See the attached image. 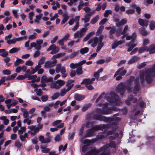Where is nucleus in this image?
Masks as SVG:
<instances>
[{"label": "nucleus", "mask_w": 155, "mask_h": 155, "mask_svg": "<svg viewBox=\"0 0 155 155\" xmlns=\"http://www.w3.org/2000/svg\"><path fill=\"white\" fill-rule=\"evenodd\" d=\"M154 77H155V66L147 70L144 74H140V83L143 86H144V82L145 80L147 84H150L153 82V78Z\"/></svg>", "instance_id": "nucleus-1"}, {"label": "nucleus", "mask_w": 155, "mask_h": 155, "mask_svg": "<svg viewBox=\"0 0 155 155\" xmlns=\"http://www.w3.org/2000/svg\"><path fill=\"white\" fill-rule=\"evenodd\" d=\"M111 97H108L107 98L108 101L110 103L116 105H119L120 103V99L118 95L113 91L110 93Z\"/></svg>", "instance_id": "nucleus-2"}, {"label": "nucleus", "mask_w": 155, "mask_h": 155, "mask_svg": "<svg viewBox=\"0 0 155 155\" xmlns=\"http://www.w3.org/2000/svg\"><path fill=\"white\" fill-rule=\"evenodd\" d=\"M93 119L101 121H104L105 122L108 123L112 121L113 119L110 117H107L104 116L95 114L93 116Z\"/></svg>", "instance_id": "nucleus-3"}, {"label": "nucleus", "mask_w": 155, "mask_h": 155, "mask_svg": "<svg viewBox=\"0 0 155 155\" xmlns=\"http://www.w3.org/2000/svg\"><path fill=\"white\" fill-rule=\"evenodd\" d=\"M126 91V86L124 83L120 82L117 86L116 91L117 93H119L121 96H123Z\"/></svg>", "instance_id": "nucleus-4"}, {"label": "nucleus", "mask_w": 155, "mask_h": 155, "mask_svg": "<svg viewBox=\"0 0 155 155\" xmlns=\"http://www.w3.org/2000/svg\"><path fill=\"white\" fill-rule=\"evenodd\" d=\"M57 62L56 59L53 60L52 61H47L45 63L44 67L45 68H51L53 67L55 65V64Z\"/></svg>", "instance_id": "nucleus-5"}, {"label": "nucleus", "mask_w": 155, "mask_h": 155, "mask_svg": "<svg viewBox=\"0 0 155 155\" xmlns=\"http://www.w3.org/2000/svg\"><path fill=\"white\" fill-rule=\"evenodd\" d=\"M124 67H122L118 69L115 73L114 77H115L118 75L124 76L126 73L127 71L126 70H124Z\"/></svg>", "instance_id": "nucleus-6"}, {"label": "nucleus", "mask_w": 155, "mask_h": 155, "mask_svg": "<svg viewBox=\"0 0 155 155\" xmlns=\"http://www.w3.org/2000/svg\"><path fill=\"white\" fill-rule=\"evenodd\" d=\"M98 38L97 37H95L92 38H91L88 41V44H91V46L92 47L94 48L95 47L98 43Z\"/></svg>", "instance_id": "nucleus-7"}, {"label": "nucleus", "mask_w": 155, "mask_h": 155, "mask_svg": "<svg viewBox=\"0 0 155 155\" xmlns=\"http://www.w3.org/2000/svg\"><path fill=\"white\" fill-rule=\"evenodd\" d=\"M95 80V79L94 78H92L91 79L85 78L83 80L81 84H85V85H87L92 84L93 82Z\"/></svg>", "instance_id": "nucleus-8"}, {"label": "nucleus", "mask_w": 155, "mask_h": 155, "mask_svg": "<svg viewBox=\"0 0 155 155\" xmlns=\"http://www.w3.org/2000/svg\"><path fill=\"white\" fill-rule=\"evenodd\" d=\"M138 22L139 24L142 27H147L148 25V20H144L140 18L138 19Z\"/></svg>", "instance_id": "nucleus-9"}, {"label": "nucleus", "mask_w": 155, "mask_h": 155, "mask_svg": "<svg viewBox=\"0 0 155 155\" xmlns=\"http://www.w3.org/2000/svg\"><path fill=\"white\" fill-rule=\"evenodd\" d=\"M94 131L92 128L87 130L86 134L84 135V138H87L93 136L94 135Z\"/></svg>", "instance_id": "nucleus-10"}, {"label": "nucleus", "mask_w": 155, "mask_h": 155, "mask_svg": "<svg viewBox=\"0 0 155 155\" xmlns=\"http://www.w3.org/2000/svg\"><path fill=\"white\" fill-rule=\"evenodd\" d=\"M140 59V58L137 56H133L128 62V64H131L138 61Z\"/></svg>", "instance_id": "nucleus-11"}, {"label": "nucleus", "mask_w": 155, "mask_h": 155, "mask_svg": "<svg viewBox=\"0 0 155 155\" xmlns=\"http://www.w3.org/2000/svg\"><path fill=\"white\" fill-rule=\"evenodd\" d=\"M84 98L85 97L84 95L79 94H76L74 95V99L77 101H82Z\"/></svg>", "instance_id": "nucleus-12"}, {"label": "nucleus", "mask_w": 155, "mask_h": 155, "mask_svg": "<svg viewBox=\"0 0 155 155\" xmlns=\"http://www.w3.org/2000/svg\"><path fill=\"white\" fill-rule=\"evenodd\" d=\"M94 132L96 131L103 129V125H96L93 126L92 127Z\"/></svg>", "instance_id": "nucleus-13"}, {"label": "nucleus", "mask_w": 155, "mask_h": 155, "mask_svg": "<svg viewBox=\"0 0 155 155\" xmlns=\"http://www.w3.org/2000/svg\"><path fill=\"white\" fill-rule=\"evenodd\" d=\"M116 124V123L115 122H112L111 123L108 124H103V129H104L111 128L113 125H115Z\"/></svg>", "instance_id": "nucleus-14"}, {"label": "nucleus", "mask_w": 155, "mask_h": 155, "mask_svg": "<svg viewBox=\"0 0 155 155\" xmlns=\"http://www.w3.org/2000/svg\"><path fill=\"white\" fill-rule=\"evenodd\" d=\"M91 15L92 13L89 12L88 14H87L85 15V18H82L81 20L82 21H84V23H87L89 21L90 18V16Z\"/></svg>", "instance_id": "nucleus-15"}, {"label": "nucleus", "mask_w": 155, "mask_h": 155, "mask_svg": "<svg viewBox=\"0 0 155 155\" xmlns=\"http://www.w3.org/2000/svg\"><path fill=\"white\" fill-rule=\"evenodd\" d=\"M149 51L150 54L155 53V45L154 44L150 45L147 50V52Z\"/></svg>", "instance_id": "nucleus-16"}, {"label": "nucleus", "mask_w": 155, "mask_h": 155, "mask_svg": "<svg viewBox=\"0 0 155 155\" xmlns=\"http://www.w3.org/2000/svg\"><path fill=\"white\" fill-rule=\"evenodd\" d=\"M96 141V139H93L91 140L89 139H85L84 140L83 143L84 144H89L91 143H94Z\"/></svg>", "instance_id": "nucleus-17"}, {"label": "nucleus", "mask_w": 155, "mask_h": 155, "mask_svg": "<svg viewBox=\"0 0 155 155\" xmlns=\"http://www.w3.org/2000/svg\"><path fill=\"white\" fill-rule=\"evenodd\" d=\"M65 54L64 53H59L53 55L51 59L53 60L56 59V58H58L60 57H62Z\"/></svg>", "instance_id": "nucleus-18"}, {"label": "nucleus", "mask_w": 155, "mask_h": 155, "mask_svg": "<svg viewBox=\"0 0 155 155\" xmlns=\"http://www.w3.org/2000/svg\"><path fill=\"white\" fill-rule=\"evenodd\" d=\"M108 147L111 148H116V145L115 142L113 140H110L107 145Z\"/></svg>", "instance_id": "nucleus-19"}, {"label": "nucleus", "mask_w": 155, "mask_h": 155, "mask_svg": "<svg viewBox=\"0 0 155 155\" xmlns=\"http://www.w3.org/2000/svg\"><path fill=\"white\" fill-rule=\"evenodd\" d=\"M62 16L64 18L61 22V25H63L66 22L68 21L69 18V16H68L67 14H63Z\"/></svg>", "instance_id": "nucleus-20"}, {"label": "nucleus", "mask_w": 155, "mask_h": 155, "mask_svg": "<svg viewBox=\"0 0 155 155\" xmlns=\"http://www.w3.org/2000/svg\"><path fill=\"white\" fill-rule=\"evenodd\" d=\"M139 31L141 34L143 36L147 35L148 34L147 32L144 28L140 29L139 30Z\"/></svg>", "instance_id": "nucleus-21"}, {"label": "nucleus", "mask_w": 155, "mask_h": 155, "mask_svg": "<svg viewBox=\"0 0 155 155\" xmlns=\"http://www.w3.org/2000/svg\"><path fill=\"white\" fill-rule=\"evenodd\" d=\"M92 105L91 104L89 103L84 105L82 107L81 110L83 112H84L87 110Z\"/></svg>", "instance_id": "nucleus-22"}, {"label": "nucleus", "mask_w": 155, "mask_h": 155, "mask_svg": "<svg viewBox=\"0 0 155 155\" xmlns=\"http://www.w3.org/2000/svg\"><path fill=\"white\" fill-rule=\"evenodd\" d=\"M127 22V21L126 19H122L118 23H117L116 25L117 26H122L123 25L126 24Z\"/></svg>", "instance_id": "nucleus-23"}, {"label": "nucleus", "mask_w": 155, "mask_h": 155, "mask_svg": "<svg viewBox=\"0 0 155 155\" xmlns=\"http://www.w3.org/2000/svg\"><path fill=\"white\" fill-rule=\"evenodd\" d=\"M24 62L23 60L20 59L18 58L14 63V65L15 66H18L20 64H22Z\"/></svg>", "instance_id": "nucleus-24"}, {"label": "nucleus", "mask_w": 155, "mask_h": 155, "mask_svg": "<svg viewBox=\"0 0 155 155\" xmlns=\"http://www.w3.org/2000/svg\"><path fill=\"white\" fill-rule=\"evenodd\" d=\"M119 136V134L118 132L114 133L113 135L110 136L108 138L110 140H114L116 138L118 137Z\"/></svg>", "instance_id": "nucleus-25"}, {"label": "nucleus", "mask_w": 155, "mask_h": 155, "mask_svg": "<svg viewBox=\"0 0 155 155\" xmlns=\"http://www.w3.org/2000/svg\"><path fill=\"white\" fill-rule=\"evenodd\" d=\"M41 148L42 149L41 152L45 153H47L50 152V150L48 148H47L46 147L41 146Z\"/></svg>", "instance_id": "nucleus-26"}, {"label": "nucleus", "mask_w": 155, "mask_h": 155, "mask_svg": "<svg viewBox=\"0 0 155 155\" xmlns=\"http://www.w3.org/2000/svg\"><path fill=\"white\" fill-rule=\"evenodd\" d=\"M76 74L78 75H80L83 73L82 70V67H80L77 68L76 70Z\"/></svg>", "instance_id": "nucleus-27"}, {"label": "nucleus", "mask_w": 155, "mask_h": 155, "mask_svg": "<svg viewBox=\"0 0 155 155\" xmlns=\"http://www.w3.org/2000/svg\"><path fill=\"white\" fill-rule=\"evenodd\" d=\"M140 88V85L135 84L134 88V94H137L139 91Z\"/></svg>", "instance_id": "nucleus-28"}, {"label": "nucleus", "mask_w": 155, "mask_h": 155, "mask_svg": "<svg viewBox=\"0 0 155 155\" xmlns=\"http://www.w3.org/2000/svg\"><path fill=\"white\" fill-rule=\"evenodd\" d=\"M99 19V15H97L91 20L90 21V23L92 24H95L97 22Z\"/></svg>", "instance_id": "nucleus-29"}, {"label": "nucleus", "mask_w": 155, "mask_h": 155, "mask_svg": "<svg viewBox=\"0 0 155 155\" xmlns=\"http://www.w3.org/2000/svg\"><path fill=\"white\" fill-rule=\"evenodd\" d=\"M148 48L147 46H143L141 47L138 50V52L139 53L141 54L143 52L146 51L147 52Z\"/></svg>", "instance_id": "nucleus-30"}, {"label": "nucleus", "mask_w": 155, "mask_h": 155, "mask_svg": "<svg viewBox=\"0 0 155 155\" xmlns=\"http://www.w3.org/2000/svg\"><path fill=\"white\" fill-rule=\"evenodd\" d=\"M62 68V67L60 64H57L56 67L55 68V71L57 73H59Z\"/></svg>", "instance_id": "nucleus-31"}, {"label": "nucleus", "mask_w": 155, "mask_h": 155, "mask_svg": "<svg viewBox=\"0 0 155 155\" xmlns=\"http://www.w3.org/2000/svg\"><path fill=\"white\" fill-rule=\"evenodd\" d=\"M149 27L151 30H153L155 29V22L154 21H152L150 22Z\"/></svg>", "instance_id": "nucleus-32"}, {"label": "nucleus", "mask_w": 155, "mask_h": 155, "mask_svg": "<svg viewBox=\"0 0 155 155\" xmlns=\"http://www.w3.org/2000/svg\"><path fill=\"white\" fill-rule=\"evenodd\" d=\"M89 50V49L87 47H85L81 49L80 52L81 54H84L87 53Z\"/></svg>", "instance_id": "nucleus-33"}, {"label": "nucleus", "mask_w": 155, "mask_h": 155, "mask_svg": "<svg viewBox=\"0 0 155 155\" xmlns=\"http://www.w3.org/2000/svg\"><path fill=\"white\" fill-rule=\"evenodd\" d=\"M108 148V147L107 145H104L102 147H101L99 149V152L101 151H106L107 150Z\"/></svg>", "instance_id": "nucleus-34"}, {"label": "nucleus", "mask_w": 155, "mask_h": 155, "mask_svg": "<svg viewBox=\"0 0 155 155\" xmlns=\"http://www.w3.org/2000/svg\"><path fill=\"white\" fill-rule=\"evenodd\" d=\"M19 50V48H13L9 51V53L12 54L17 52Z\"/></svg>", "instance_id": "nucleus-35"}, {"label": "nucleus", "mask_w": 155, "mask_h": 155, "mask_svg": "<svg viewBox=\"0 0 155 155\" xmlns=\"http://www.w3.org/2000/svg\"><path fill=\"white\" fill-rule=\"evenodd\" d=\"M90 151L92 155L93 154L94 155H96L100 152L99 149H94Z\"/></svg>", "instance_id": "nucleus-36"}, {"label": "nucleus", "mask_w": 155, "mask_h": 155, "mask_svg": "<svg viewBox=\"0 0 155 155\" xmlns=\"http://www.w3.org/2000/svg\"><path fill=\"white\" fill-rule=\"evenodd\" d=\"M112 112L111 111L110 107L107 108L106 110H104L103 114L107 115L111 114Z\"/></svg>", "instance_id": "nucleus-37"}, {"label": "nucleus", "mask_w": 155, "mask_h": 155, "mask_svg": "<svg viewBox=\"0 0 155 155\" xmlns=\"http://www.w3.org/2000/svg\"><path fill=\"white\" fill-rule=\"evenodd\" d=\"M147 140L150 143H152L155 141V135L151 137L147 138Z\"/></svg>", "instance_id": "nucleus-38"}, {"label": "nucleus", "mask_w": 155, "mask_h": 155, "mask_svg": "<svg viewBox=\"0 0 155 155\" xmlns=\"http://www.w3.org/2000/svg\"><path fill=\"white\" fill-rule=\"evenodd\" d=\"M46 58L45 57H43L41 58L39 60L38 64L39 65H40L41 66V65L45 63V61Z\"/></svg>", "instance_id": "nucleus-39"}, {"label": "nucleus", "mask_w": 155, "mask_h": 155, "mask_svg": "<svg viewBox=\"0 0 155 155\" xmlns=\"http://www.w3.org/2000/svg\"><path fill=\"white\" fill-rule=\"evenodd\" d=\"M70 68L72 69H74L76 68L79 67L78 63L74 64L73 63H71L70 65Z\"/></svg>", "instance_id": "nucleus-40"}, {"label": "nucleus", "mask_w": 155, "mask_h": 155, "mask_svg": "<svg viewBox=\"0 0 155 155\" xmlns=\"http://www.w3.org/2000/svg\"><path fill=\"white\" fill-rule=\"evenodd\" d=\"M112 11L110 10H106L104 13V17H107L109 14H111Z\"/></svg>", "instance_id": "nucleus-41"}, {"label": "nucleus", "mask_w": 155, "mask_h": 155, "mask_svg": "<svg viewBox=\"0 0 155 155\" xmlns=\"http://www.w3.org/2000/svg\"><path fill=\"white\" fill-rule=\"evenodd\" d=\"M17 75V73H14L12 74L10 76L8 77L6 79L7 80H11L15 78Z\"/></svg>", "instance_id": "nucleus-42"}, {"label": "nucleus", "mask_w": 155, "mask_h": 155, "mask_svg": "<svg viewBox=\"0 0 155 155\" xmlns=\"http://www.w3.org/2000/svg\"><path fill=\"white\" fill-rule=\"evenodd\" d=\"M56 84H58L60 86L63 85L65 84V82L61 80H58L56 81Z\"/></svg>", "instance_id": "nucleus-43"}, {"label": "nucleus", "mask_w": 155, "mask_h": 155, "mask_svg": "<svg viewBox=\"0 0 155 155\" xmlns=\"http://www.w3.org/2000/svg\"><path fill=\"white\" fill-rule=\"evenodd\" d=\"M59 94L58 92L55 93L54 95L51 96V98L53 100H55L58 98L59 96Z\"/></svg>", "instance_id": "nucleus-44"}, {"label": "nucleus", "mask_w": 155, "mask_h": 155, "mask_svg": "<svg viewBox=\"0 0 155 155\" xmlns=\"http://www.w3.org/2000/svg\"><path fill=\"white\" fill-rule=\"evenodd\" d=\"M15 147L19 148L22 146V145L18 140H17L15 143Z\"/></svg>", "instance_id": "nucleus-45"}, {"label": "nucleus", "mask_w": 155, "mask_h": 155, "mask_svg": "<svg viewBox=\"0 0 155 155\" xmlns=\"http://www.w3.org/2000/svg\"><path fill=\"white\" fill-rule=\"evenodd\" d=\"M69 74L70 76L73 78L76 75V72L75 70H71L69 72Z\"/></svg>", "instance_id": "nucleus-46"}, {"label": "nucleus", "mask_w": 155, "mask_h": 155, "mask_svg": "<svg viewBox=\"0 0 155 155\" xmlns=\"http://www.w3.org/2000/svg\"><path fill=\"white\" fill-rule=\"evenodd\" d=\"M26 130V128L25 127H22L20 128V129L18 130V134H22L23 131H25Z\"/></svg>", "instance_id": "nucleus-47"}, {"label": "nucleus", "mask_w": 155, "mask_h": 155, "mask_svg": "<svg viewBox=\"0 0 155 155\" xmlns=\"http://www.w3.org/2000/svg\"><path fill=\"white\" fill-rule=\"evenodd\" d=\"M48 97L47 95H44L42 96L41 98V99L43 102H45L48 99Z\"/></svg>", "instance_id": "nucleus-48"}, {"label": "nucleus", "mask_w": 155, "mask_h": 155, "mask_svg": "<svg viewBox=\"0 0 155 155\" xmlns=\"http://www.w3.org/2000/svg\"><path fill=\"white\" fill-rule=\"evenodd\" d=\"M56 48V46L55 45H51L50 46L49 48L47 49V51H50L52 50L55 48Z\"/></svg>", "instance_id": "nucleus-49"}, {"label": "nucleus", "mask_w": 155, "mask_h": 155, "mask_svg": "<svg viewBox=\"0 0 155 155\" xmlns=\"http://www.w3.org/2000/svg\"><path fill=\"white\" fill-rule=\"evenodd\" d=\"M51 140V137H48L44 139L43 143H48L50 142Z\"/></svg>", "instance_id": "nucleus-50"}, {"label": "nucleus", "mask_w": 155, "mask_h": 155, "mask_svg": "<svg viewBox=\"0 0 155 155\" xmlns=\"http://www.w3.org/2000/svg\"><path fill=\"white\" fill-rule=\"evenodd\" d=\"M59 49L58 48L56 47L54 49L52 50L50 52V54H54L59 51Z\"/></svg>", "instance_id": "nucleus-51"}, {"label": "nucleus", "mask_w": 155, "mask_h": 155, "mask_svg": "<svg viewBox=\"0 0 155 155\" xmlns=\"http://www.w3.org/2000/svg\"><path fill=\"white\" fill-rule=\"evenodd\" d=\"M104 28V26L103 25H101L97 30V33L98 34H101Z\"/></svg>", "instance_id": "nucleus-52"}, {"label": "nucleus", "mask_w": 155, "mask_h": 155, "mask_svg": "<svg viewBox=\"0 0 155 155\" xmlns=\"http://www.w3.org/2000/svg\"><path fill=\"white\" fill-rule=\"evenodd\" d=\"M96 112L98 114H103L104 113V110L101 108H97L96 110Z\"/></svg>", "instance_id": "nucleus-53"}, {"label": "nucleus", "mask_w": 155, "mask_h": 155, "mask_svg": "<svg viewBox=\"0 0 155 155\" xmlns=\"http://www.w3.org/2000/svg\"><path fill=\"white\" fill-rule=\"evenodd\" d=\"M94 124V121L88 122L86 123V127L87 128H90V126H92Z\"/></svg>", "instance_id": "nucleus-54"}, {"label": "nucleus", "mask_w": 155, "mask_h": 155, "mask_svg": "<svg viewBox=\"0 0 155 155\" xmlns=\"http://www.w3.org/2000/svg\"><path fill=\"white\" fill-rule=\"evenodd\" d=\"M16 42V38H14L9 41H8L7 43L8 45H11L12 44H15Z\"/></svg>", "instance_id": "nucleus-55"}, {"label": "nucleus", "mask_w": 155, "mask_h": 155, "mask_svg": "<svg viewBox=\"0 0 155 155\" xmlns=\"http://www.w3.org/2000/svg\"><path fill=\"white\" fill-rule=\"evenodd\" d=\"M66 89L64 88L61 90L60 93V95L61 96H63L66 94Z\"/></svg>", "instance_id": "nucleus-56"}, {"label": "nucleus", "mask_w": 155, "mask_h": 155, "mask_svg": "<svg viewBox=\"0 0 155 155\" xmlns=\"http://www.w3.org/2000/svg\"><path fill=\"white\" fill-rule=\"evenodd\" d=\"M25 109V110L23 112V116L24 118H26L28 117L29 115L27 110Z\"/></svg>", "instance_id": "nucleus-57"}, {"label": "nucleus", "mask_w": 155, "mask_h": 155, "mask_svg": "<svg viewBox=\"0 0 155 155\" xmlns=\"http://www.w3.org/2000/svg\"><path fill=\"white\" fill-rule=\"evenodd\" d=\"M116 32V29L114 27H112V28L109 31V35H113Z\"/></svg>", "instance_id": "nucleus-58"}, {"label": "nucleus", "mask_w": 155, "mask_h": 155, "mask_svg": "<svg viewBox=\"0 0 155 155\" xmlns=\"http://www.w3.org/2000/svg\"><path fill=\"white\" fill-rule=\"evenodd\" d=\"M118 45L117 43V41H115L112 44V49H115L117 46Z\"/></svg>", "instance_id": "nucleus-59"}, {"label": "nucleus", "mask_w": 155, "mask_h": 155, "mask_svg": "<svg viewBox=\"0 0 155 155\" xmlns=\"http://www.w3.org/2000/svg\"><path fill=\"white\" fill-rule=\"evenodd\" d=\"M110 108L111 110V111H112H112H120V109L115 106H112V107H110Z\"/></svg>", "instance_id": "nucleus-60"}, {"label": "nucleus", "mask_w": 155, "mask_h": 155, "mask_svg": "<svg viewBox=\"0 0 155 155\" xmlns=\"http://www.w3.org/2000/svg\"><path fill=\"white\" fill-rule=\"evenodd\" d=\"M25 64L27 66H32L33 64V62L31 61L28 60L26 62Z\"/></svg>", "instance_id": "nucleus-61"}, {"label": "nucleus", "mask_w": 155, "mask_h": 155, "mask_svg": "<svg viewBox=\"0 0 155 155\" xmlns=\"http://www.w3.org/2000/svg\"><path fill=\"white\" fill-rule=\"evenodd\" d=\"M128 29V26L127 25L126 26L123 31L121 33V34L122 35H124L125 34H126V33Z\"/></svg>", "instance_id": "nucleus-62"}, {"label": "nucleus", "mask_w": 155, "mask_h": 155, "mask_svg": "<svg viewBox=\"0 0 155 155\" xmlns=\"http://www.w3.org/2000/svg\"><path fill=\"white\" fill-rule=\"evenodd\" d=\"M107 19L104 18L99 23V25H104L105 23L107 22Z\"/></svg>", "instance_id": "nucleus-63"}, {"label": "nucleus", "mask_w": 155, "mask_h": 155, "mask_svg": "<svg viewBox=\"0 0 155 155\" xmlns=\"http://www.w3.org/2000/svg\"><path fill=\"white\" fill-rule=\"evenodd\" d=\"M82 36V35L78 31H77L76 33H74V37L75 38H78L79 36L81 37Z\"/></svg>", "instance_id": "nucleus-64"}]
</instances>
